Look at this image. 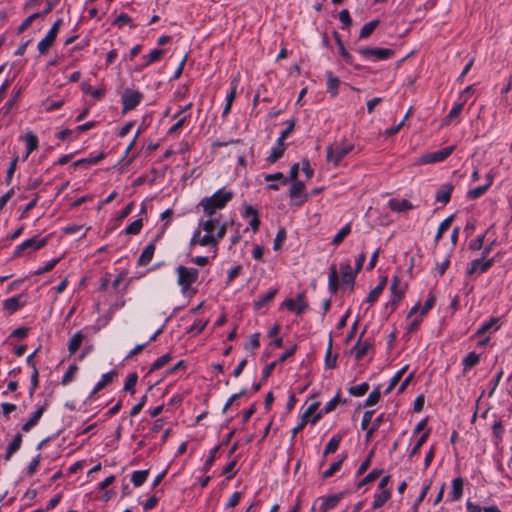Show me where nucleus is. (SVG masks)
<instances>
[{"label":"nucleus","instance_id":"59","mask_svg":"<svg viewBox=\"0 0 512 512\" xmlns=\"http://www.w3.org/2000/svg\"><path fill=\"white\" fill-rule=\"evenodd\" d=\"M217 451H218V448H213L210 450L205 462H204V465H203V470L205 472H207L211 466L213 465L215 459H216V454H217Z\"/></svg>","mask_w":512,"mask_h":512},{"label":"nucleus","instance_id":"57","mask_svg":"<svg viewBox=\"0 0 512 512\" xmlns=\"http://www.w3.org/2000/svg\"><path fill=\"white\" fill-rule=\"evenodd\" d=\"M336 355H332V351H331V341L329 342V346L327 348V351H326V355H325V365L327 368L331 369V368H334L335 365H336Z\"/></svg>","mask_w":512,"mask_h":512},{"label":"nucleus","instance_id":"42","mask_svg":"<svg viewBox=\"0 0 512 512\" xmlns=\"http://www.w3.org/2000/svg\"><path fill=\"white\" fill-rule=\"evenodd\" d=\"M350 232L351 224L348 223L337 232V234L333 237L331 243L333 245H339L345 239V237L350 234Z\"/></svg>","mask_w":512,"mask_h":512},{"label":"nucleus","instance_id":"8","mask_svg":"<svg viewBox=\"0 0 512 512\" xmlns=\"http://www.w3.org/2000/svg\"><path fill=\"white\" fill-rule=\"evenodd\" d=\"M142 99L143 94L141 92L132 89H126L121 97L123 106L122 112L126 113L127 111L134 109L137 105H139Z\"/></svg>","mask_w":512,"mask_h":512},{"label":"nucleus","instance_id":"54","mask_svg":"<svg viewBox=\"0 0 512 512\" xmlns=\"http://www.w3.org/2000/svg\"><path fill=\"white\" fill-rule=\"evenodd\" d=\"M339 20L342 24V29H346L352 24V19L350 17V13L347 9H343L339 13Z\"/></svg>","mask_w":512,"mask_h":512},{"label":"nucleus","instance_id":"6","mask_svg":"<svg viewBox=\"0 0 512 512\" xmlns=\"http://www.w3.org/2000/svg\"><path fill=\"white\" fill-rule=\"evenodd\" d=\"M281 307L294 313L296 316H301L307 310L308 303L305 300L304 294L300 293L295 298L284 300Z\"/></svg>","mask_w":512,"mask_h":512},{"label":"nucleus","instance_id":"5","mask_svg":"<svg viewBox=\"0 0 512 512\" xmlns=\"http://www.w3.org/2000/svg\"><path fill=\"white\" fill-rule=\"evenodd\" d=\"M454 149H455V146L451 145V146H447L438 151L422 154L418 158L417 164L424 165V164H430V163L444 161L452 154Z\"/></svg>","mask_w":512,"mask_h":512},{"label":"nucleus","instance_id":"61","mask_svg":"<svg viewBox=\"0 0 512 512\" xmlns=\"http://www.w3.org/2000/svg\"><path fill=\"white\" fill-rule=\"evenodd\" d=\"M77 370H78V367L76 365L69 366L68 370L66 371V373L64 374V376L62 378V384L66 385V384L70 383L73 380Z\"/></svg>","mask_w":512,"mask_h":512},{"label":"nucleus","instance_id":"48","mask_svg":"<svg viewBox=\"0 0 512 512\" xmlns=\"http://www.w3.org/2000/svg\"><path fill=\"white\" fill-rule=\"evenodd\" d=\"M369 390V384L364 382L349 388V393L355 397L363 396Z\"/></svg>","mask_w":512,"mask_h":512},{"label":"nucleus","instance_id":"43","mask_svg":"<svg viewBox=\"0 0 512 512\" xmlns=\"http://www.w3.org/2000/svg\"><path fill=\"white\" fill-rule=\"evenodd\" d=\"M407 367H408L407 365L404 366L403 368H401L394 374V376L390 380L388 387L385 390L386 394L390 393L396 387V385L399 383L402 376L404 375L405 371L407 370Z\"/></svg>","mask_w":512,"mask_h":512},{"label":"nucleus","instance_id":"24","mask_svg":"<svg viewBox=\"0 0 512 512\" xmlns=\"http://www.w3.org/2000/svg\"><path fill=\"white\" fill-rule=\"evenodd\" d=\"M217 225H219V219L212 216L211 218L208 217L205 221H200L197 228L200 231L203 229L205 231L204 235H214V229Z\"/></svg>","mask_w":512,"mask_h":512},{"label":"nucleus","instance_id":"60","mask_svg":"<svg viewBox=\"0 0 512 512\" xmlns=\"http://www.w3.org/2000/svg\"><path fill=\"white\" fill-rule=\"evenodd\" d=\"M264 179L267 182L279 180V181H281L282 185H286L288 183V178L285 177L284 174L281 173V172H277V173H274V174H266L264 176Z\"/></svg>","mask_w":512,"mask_h":512},{"label":"nucleus","instance_id":"56","mask_svg":"<svg viewBox=\"0 0 512 512\" xmlns=\"http://www.w3.org/2000/svg\"><path fill=\"white\" fill-rule=\"evenodd\" d=\"M59 260H60L59 258H55V259L48 261L43 267L38 268L34 273L36 275H41V274L51 271L57 265Z\"/></svg>","mask_w":512,"mask_h":512},{"label":"nucleus","instance_id":"38","mask_svg":"<svg viewBox=\"0 0 512 512\" xmlns=\"http://www.w3.org/2000/svg\"><path fill=\"white\" fill-rule=\"evenodd\" d=\"M391 496L389 490H382L374 495V501L372 507L374 509L380 508Z\"/></svg>","mask_w":512,"mask_h":512},{"label":"nucleus","instance_id":"52","mask_svg":"<svg viewBox=\"0 0 512 512\" xmlns=\"http://www.w3.org/2000/svg\"><path fill=\"white\" fill-rule=\"evenodd\" d=\"M342 462H343V459H340V460L332 463L330 465V467L322 473V477L325 479L332 477L336 472H338L341 469Z\"/></svg>","mask_w":512,"mask_h":512},{"label":"nucleus","instance_id":"9","mask_svg":"<svg viewBox=\"0 0 512 512\" xmlns=\"http://www.w3.org/2000/svg\"><path fill=\"white\" fill-rule=\"evenodd\" d=\"M365 58H373L374 60H387L394 55V51L388 48H358L356 50Z\"/></svg>","mask_w":512,"mask_h":512},{"label":"nucleus","instance_id":"12","mask_svg":"<svg viewBox=\"0 0 512 512\" xmlns=\"http://www.w3.org/2000/svg\"><path fill=\"white\" fill-rule=\"evenodd\" d=\"M390 290L392 296L389 303L391 307L394 308L403 297L406 290V284L402 283L398 276H394L391 281Z\"/></svg>","mask_w":512,"mask_h":512},{"label":"nucleus","instance_id":"4","mask_svg":"<svg viewBox=\"0 0 512 512\" xmlns=\"http://www.w3.org/2000/svg\"><path fill=\"white\" fill-rule=\"evenodd\" d=\"M176 272L178 275L177 283L183 293L188 292L191 285L198 280L199 271L197 268H188L180 265L176 268Z\"/></svg>","mask_w":512,"mask_h":512},{"label":"nucleus","instance_id":"30","mask_svg":"<svg viewBox=\"0 0 512 512\" xmlns=\"http://www.w3.org/2000/svg\"><path fill=\"white\" fill-rule=\"evenodd\" d=\"M334 37H335L336 43L338 45L340 55L342 56V58L344 59V61L347 64L352 65L354 62V57L346 50V48L344 47V44L337 32H334Z\"/></svg>","mask_w":512,"mask_h":512},{"label":"nucleus","instance_id":"16","mask_svg":"<svg viewBox=\"0 0 512 512\" xmlns=\"http://www.w3.org/2000/svg\"><path fill=\"white\" fill-rule=\"evenodd\" d=\"M494 261V258L485 259L483 257H480L478 259H475L471 262L470 267L467 270V273L469 275L475 273H484L493 265Z\"/></svg>","mask_w":512,"mask_h":512},{"label":"nucleus","instance_id":"3","mask_svg":"<svg viewBox=\"0 0 512 512\" xmlns=\"http://www.w3.org/2000/svg\"><path fill=\"white\" fill-rule=\"evenodd\" d=\"M353 148L354 145L352 143L345 141L334 142L326 148V160L336 166Z\"/></svg>","mask_w":512,"mask_h":512},{"label":"nucleus","instance_id":"58","mask_svg":"<svg viewBox=\"0 0 512 512\" xmlns=\"http://www.w3.org/2000/svg\"><path fill=\"white\" fill-rule=\"evenodd\" d=\"M428 438V433H424L415 443L414 447L411 449L409 453V458L412 459L420 450L421 446L426 442Z\"/></svg>","mask_w":512,"mask_h":512},{"label":"nucleus","instance_id":"64","mask_svg":"<svg viewBox=\"0 0 512 512\" xmlns=\"http://www.w3.org/2000/svg\"><path fill=\"white\" fill-rule=\"evenodd\" d=\"M285 239H286V231L284 228H280L277 232L275 239H274V246H273L274 250H278Z\"/></svg>","mask_w":512,"mask_h":512},{"label":"nucleus","instance_id":"32","mask_svg":"<svg viewBox=\"0 0 512 512\" xmlns=\"http://www.w3.org/2000/svg\"><path fill=\"white\" fill-rule=\"evenodd\" d=\"M24 242H28L27 249L30 251H36L44 247L48 242V236L44 238H39L37 236L32 237L30 239L25 240Z\"/></svg>","mask_w":512,"mask_h":512},{"label":"nucleus","instance_id":"33","mask_svg":"<svg viewBox=\"0 0 512 512\" xmlns=\"http://www.w3.org/2000/svg\"><path fill=\"white\" fill-rule=\"evenodd\" d=\"M370 349L368 342H357L352 348L351 352L354 354L356 360H361Z\"/></svg>","mask_w":512,"mask_h":512},{"label":"nucleus","instance_id":"15","mask_svg":"<svg viewBox=\"0 0 512 512\" xmlns=\"http://www.w3.org/2000/svg\"><path fill=\"white\" fill-rule=\"evenodd\" d=\"M27 302L26 294H19L11 298L5 299L3 302V309L8 312V316L23 307Z\"/></svg>","mask_w":512,"mask_h":512},{"label":"nucleus","instance_id":"63","mask_svg":"<svg viewBox=\"0 0 512 512\" xmlns=\"http://www.w3.org/2000/svg\"><path fill=\"white\" fill-rule=\"evenodd\" d=\"M464 104H465V101H462L459 103H454V105L452 106L451 110L449 111V113L447 115V118L450 120V119H453V118L459 116L464 107Z\"/></svg>","mask_w":512,"mask_h":512},{"label":"nucleus","instance_id":"55","mask_svg":"<svg viewBox=\"0 0 512 512\" xmlns=\"http://www.w3.org/2000/svg\"><path fill=\"white\" fill-rule=\"evenodd\" d=\"M486 233L485 232L484 234L482 235H479L477 236L475 239H473L472 241H470L469 243V249L472 250V251H476V250H480L483 248V244H484V239H485V236H486Z\"/></svg>","mask_w":512,"mask_h":512},{"label":"nucleus","instance_id":"2","mask_svg":"<svg viewBox=\"0 0 512 512\" xmlns=\"http://www.w3.org/2000/svg\"><path fill=\"white\" fill-rule=\"evenodd\" d=\"M227 231V223L224 222L219 225L217 232L214 235H200L199 228H196L190 239V246H212L216 247L220 240L225 236Z\"/></svg>","mask_w":512,"mask_h":512},{"label":"nucleus","instance_id":"21","mask_svg":"<svg viewBox=\"0 0 512 512\" xmlns=\"http://www.w3.org/2000/svg\"><path fill=\"white\" fill-rule=\"evenodd\" d=\"M453 188L454 187L451 183L442 184L436 191V201L441 202L443 204H447L450 201Z\"/></svg>","mask_w":512,"mask_h":512},{"label":"nucleus","instance_id":"10","mask_svg":"<svg viewBox=\"0 0 512 512\" xmlns=\"http://www.w3.org/2000/svg\"><path fill=\"white\" fill-rule=\"evenodd\" d=\"M497 322H485L475 333L474 337L479 338L477 346L483 347L490 340L491 333L497 331L500 326Z\"/></svg>","mask_w":512,"mask_h":512},{"label":"nucleus","instance_id":"13","mask_svg":"<svg viewBox=\"0 0 512 512\" xmlns=\"http://www.w3.org/2000/svg\"><path fill=\"white\" fill-rule=\"evenodd\" d=\"M291 201L300 206L307 201L308 195L305 193V185L302 181H295L290 187Z\"/></svg>","mask_w":512,"mask_h":512},{"label":"nucleus","instance_id":"28","mask_svg":"<svg viewBox=\"0 0 512 512\" xmlns=\"http://www.w3.org/2000/svg\"><path fill=\"white\" fill-rule=\"evenodd\" d=\"M341 500V495H331L322 499L321 504L319 506L320 512H327L328 510L334 508Z\"/></svg>","mask_w":512,"mask_h":512},{"label":"nucleus","instance_id":"50","mask_svg":"<svg viewBox=\"0 0 512 512\" xmlns=\"http://www.w3.org/2000/svg\"><path fill=\"white\" fill-rule=\"evenodd\" d=\"M259 338H260L259 333H254V334L250 335L248 342L244 345V349L251 350V351H255L256 349H258L260 346Z\"/></svg>","mask_w":512,"mask_h":512},{"label":"nucleus","instance_id":"47","mask_svg":"<svg viewBox=\"0 0 512 512\" xmlns=\"http://www.w3.org/2000/svg\"><path fill=\"white\" fill-rule=\"evenodd\" d=\"M340 401V392H337V394L325 405V407L320 412H322L323 415L334 411L339 405Z\"/></svg>","mask_w":512,"mask_h":512},{"label":"nucleus","instance_id":"34","mask_svg":"<svg viewBox=\"0 0 512 512\" xmlns=\"http://www.w3.org/2000/svg\"><path fill=\"white\" fill-rule=\"evenodd\" d=\"M22 443L21 434H16L12 442L7 446L5 459L9 460L11 456L19 450Z\"/></svg>","mask_w":512,"mask_h":512},{"label":"nucleus","instance_id":"36","mask_svg":"<svg viewBox=\"0 0 512 512\" xmlns=\"http://www.w3.org/2000/svg\"><path fill=\"white\" fill-rule=\"evenodd\" d=\"M454 219V215H450L447 218H445L438 226L437 233L435 235L434 241L435 243H438V241L442 238L445 231L449 229V227L452 224V221Z\"/></svg>","mask_w":512,"mask_h":512},{"label":"nucleus","instance_id":"27","mask_svg":"<svg viewBox=\"0 0 512 512\" xmlns=\"http://www.w3.org/2000/svg\"><path fill=\"white\" fill-rule=\"evenodd\" d=\"M339 287V275L336 265L330 267L328 276V288L332 293H336Z\"/></svg>","mask_w":512,"mask_h":512},{"label":"nucleus","instance_id":"22","mask_svg":"<svg viewBox=\"0 0 512 512\" xmlns=\"http://www.w3.org/2000/svg\"><path fill=\"white\" fill-rule=\"evenodd\" d=\"M243 217H251L249 225L254 232H256L259 229L260 220L258 211L255 208H253L250 205H247L244 209Z\"/></svg>","mask_w":512,"mask_h":512},{"label":"nucleus","instance_id":"7","mask_svg":"<svg viewBox=\"0 0 512 512\" xmlns=\"http://www.w3.org/2000/svg\"><path fill=\"white\" fill-rule=\"evenodd\" d=\"M62 23L63 20L61 18L57 19L47 32L46 36L38 43L37 48L41 55L46 54L49 48L53 45Z\"/></svg>","mask_w":512,"mask_h":512},{"label":"nucleus","instance_id":"23","mask_svg":"<svg viewBox=\"0 0 512 512\" xmlns=\"http://www.w3.org/2000/svg\"><path fill=\"white\" fill-rule=\"evenodd\" d=\"M388 205L392 211H396V212H406L413 208V205L411 204V202H409L406 199H402V200L390 199L388 202Z\"/></svg>","mask_w":512,"mask_h":512},{"label":"nucleus","instance_id":"45","mask_svg":"<svg viewBox=\"0 0 512 512\" xmlns=\"http://www.w3.org/2000/svg\"><path fill=\"white\" fill-rule=\"evenodd\" d=\"M340 441H341V436H338V435L333 436L325 446L324 456H326L330 453H334L338 449Z\"/></svg>","mask_w":512,"mask_h":512},{"label":"nucleus","instance_id":"18","mask_svg":"<svg viewBox=\"0 0 512 512\" xmlns=\"http://www.w3.org/2000/svg\"><path fill=\"white\" fill-rule=\"evenodd\" d=\"M341 282L342 284H354L357 272L352 269L349 261L340 264Z\"/></svg>","mask_w":512,"mask_h":512},{"label":"nucleus","instance_id":"25","mask_svg":"<svg viewBox=\"0 0 512 512\" xmlns=\"http://www.w3.org/2000/svg\"><path fill=\"white\" fill-rule=\"evenodd\" d=\"M84 338V334L81 331H78L72 335L68 342V351L70 355L75 354V352L80 348L84 341Z\"/></svg>","mask_w":512,"mask_h":512},{"label":"nucleus","instance_id":"44","mask_svg":"<svg viewBox=\"0 0 512 512\" xmlns=\"http://www.w3.org/2000/svg\"><path fill=\"white\" fill-rule=\"evenodd\" d=\"M479 362V355L475 352H470L466 355V357L463 359L462 363L464 366V370H469L475 365H477Z\"/></svg>","mask_w":512,"mask_h":512},{"label":"nucleus","instance_id":"40","mask_svg":"<svg viewBox=\"0 0 512 512\" xmlns=\"http://www.w3.org/2000/svg\"><path fill=\"white\" fill-rule=\"evenodd\" d=\"M164 54V50L162 49H154L147 56L143 57L144 63L143 67H147L150 64L158 61L162 55Z\"/></svg>","mask_w":512,"mask_h":512},{"label":"nucleus","instance_id":"31","mask_svg":"<svg viewBox=\"0 0 512 512\" xmlns=\"http://www.w3.org/2000/svg\"><path fill=\"white\" fill-rule=\"evenodd\" d=\"M25 141H26V145H27V151H26V155L24 157V159H27L29 157V155L37 149L38 147V137L32 133V132H28L26 135H25Z\"/></svg>","mask_w":512,"mask_h":512},{"label":"nucleus","instance_id":"11","mask_svg":"<svg viewBox=\"0 0 512 512\" xmlns=\"http://www.w3.org/2000/svg\"><path fill=\"white\" fill-rule=\"evenodd\" d=\"M436 298L435 296L430 292L427 300L424 302L423 305L420 303H416L408 312L407 318L412 317H424L429 310L433 308L435 305Z\"/></svg>","mask_w":512,"mask_h":512},{"label":"nucleus","instance_id":"20","mask_svg":"<svg viewBox=\"0 0 512 512\" xmlns=\"http://www.w3.org/2000/svg\"><path fill=\"white\" fill-rule=\"evenodd\" d=\"M277 292H278V290L276 288H269L265 293H263L262 295H259L254 300L255 309L260 310L263 307H265L270 301H272V299L275 297Z\"/></svg>","mask_w":512,"mask_h":512},{"label":"nucleus","instance_id":"41","mask_svg":"<svg viewBox=\"0 0 512 512\" xmlns=\"http://www.w3.org/2000/svg\"><path fill=\"white\" fill-rule=\"evenodd\" d=\"M148 477V470H137L134 471L131 475V481L134 486H141Z\"/></svg>","mask_w":512,"mask_h":512},{"label":"nucleus","instance_id":"19","mask_svg":"<svg viewBox=\"0 0 512 512\" xmlns=\"http://www.w3.org/2000/svg\"><path fill=\"white\" fill-rule=\"evenodd\" d=\"M285 149V143L281 139H277L275 145L271 148L266 161L270 164L277 162L283 156Z\"/></svg>","mask_w":512,"mask_h":512},{"label":"nucleus","instance_id":"51","mask_svg":"<svg viewBox=\"0 0 512 512\" xmlns=\"http://www.w3.org/2000/svg\"><path fill=\"white\" fill-rule=\"evenodd\" d=\"M381 473V470L373 469L358 483V487L372 483L381 475Z\"/></svg>","mask_w":512,"mask_h":512},{"label":"nucleus","instance_id":"37","mask_svg":"<svg viewBox=\"0 0 512 512\" xmlns=\"http://www.w3.org/2000/svg\"><path fill=\"white\" fill-rule=\"evenodd\" d=\"M463 493V480L456 478L452 482L451 498L453 501H458L462 497Z\"/></svg>","mask_w":512,"mask_h":512},{"label":"nucleus","instance_id":"29","mask_svg":"<svg viewBox=\"0 0 512 512\" xmlns=\"http://www.w3.org/2000/svg\"><path fill=\"white\" fill-rule=\"evenodd\" d=\"M117 375V372L112 370V371H109L105 374L102 375L101 379L98 381V383L95 385L93 391H92V394H95L97 393L98 391H100L101 389H103L104 387H106L107 385H109L114 377Z\"/></svg>","mask_w":512,"mask_h":512},{"label":"nucleus","instance_id":"39","mask_svg":"<svg viewBox=\"0 0 512 512\" xmlns=\"http://www.w3.org/2000/svg\"><path fill=\"white\" fill-rule=\"evenodd\" d=\"M379 24V20L375 19L366 23L360 30L359 38L364 39L369 37Z\"/></svg>","mask_w":512,"mask_h":512},{"label":"nucleus","instance_id":"26","mask_svg":"<svg viewBox=\"0 0 512 512\" xmlns=\"http://www.w3.org/2000/svg\"><path fill=\"white\" fill-rule=\"evenodd\" d=\"M326 76H327V91L331 94L332 97H335L338 95V88H339L340 80L331 71H327Z\"/></svg>","mask_w":512,"mask_h":512},{"label":"nucleus","instance_id":"46","mask_svg":"<svg viewBox=\"0 0 512 512\" xmlns=\"http://www.w3.org/2000/svg\"><path fill=\"white\" fill-rule=\"evenodd\" d=\"M143 227V221L142 219H136L133 222H131L126 228L125 233L129 235H137L140 233L141 229Z\"/></svg>","mask_w":512,"mask_h":512},{"label":"nucleus","instance_id":"35","mask_svg":"<svg viewBox=\"0 0 512 512\" xmlns=\"http://www.w3.org/2000/svg\"><path fill=\"white\" fill-rule=\"evenodd\" d=\"M161 332H162V328L157 329V330H156V331H155V332H154V333L149 337V339H148V341H147V342L136 345L132 350H130V352H129V353H128V355H127V358L133 357V356L137 355L138 353H140V352H141V351L146 347V345H147L148 343H150V342L154 341V340L157 338V336H158Z\"/></svg>","mask_w":512,"mask_h":512},{"label":"nucleus","instance_id":"1","mask_svg":"<svg viewBox=\"0 0 512 512\" xmlns=\"http://www.w3.org/2000/svg\"><path fill=\"white\" fill-rule=\"evenodd\" d=\"M233 198V192L225 188L217 190L212 196L201 199L198 206L202 207L207 217L215 215L217 210L223 209Z\"/></svg>","mask_w":512,"mask_h":512},{"label":"nucleus","instance_id":"62","mask_svg":"<svg viewBox=\"0 0 512 512\" xmlns=\"http://www.w3.org/2000/svg\"><path fill=\"white\" fill-rule=\"evenodd\" d=\"M379 400H380V390L375 389L367 397V399L365 401V406H374L375 404H377L379 402Z\"/></svg>","mask_w":512,"mask_h":512},{"label":"nucleus","instance_id":"14","mask_svg":"<svg viewBox=\"0 0 512 512\" xmlns=\"http://www.w3.org/2000/svg\"><path fill=\"white\" fill-rule=\"evenodd\" d=\"M169 222H166L161 230V232L157 235L156 239L149 243L144 250L142 251L141 255L138 258V265L139 266H145L147 265L153 258L154 252H155V241L161 237V235L164 233L166 227L168 226Z\"/></svg>","mask_w":512,"mask_h":512},{"label":"nucleus","instance_id":"17","mask_svg":"<svg viewBox=\"0 0 512 512\" xmlns=\"http://www.w3.org/2000/svg\"><path fill=\"white\" fill-rule=\"evenodd\" d=\"M318 407H319L318 402L311 403L306 408L304 413L301 415L300 420H302L306 424L307 423L315 424L322 417V412H320V411L317 412Z\"/></svg>","mask_w":512,"mask_h":512},{"label":"nucleus","instance_id":"53","mask_svg":"<svg viewBox=\"0 0 512 512\" xmlns=\"http://www.w3.org/2000/svg\"><path fill=\"white\" fill-rule=\"evenodd\" d=\"M137 379H138V376L136 373L129 374L127 376L125 384H124V390L134 393V387L136 385Z\"/></svg>","mask_w":512,"mask_h":512},{"label":"nucleus","instance_id":"49","mask_svg":"<svg viewBox=\"0 0 512 512\" xmlns=\"http://www.w3.org/2000/svg\"><path fill=\"white\" fill-rule=\"evenodd\" d=\"M488 190L487 186L481 185L473 189L468 190L466 197L469 200H474L481 197Z\"/></svg>","mask_w":512,"mask_h":512}]
</instances>
